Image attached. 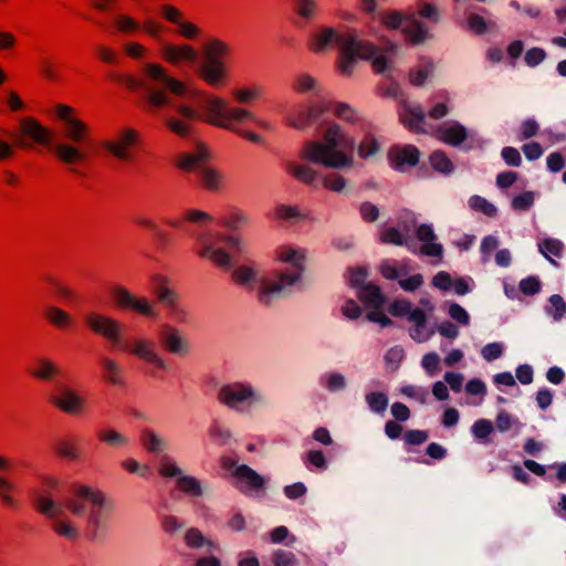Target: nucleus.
<instances>
[{
	"label": "nucleus",
	"mask_w": 566,
	"mask_h": 566,
	"mask_svg": "<svg viewBox=\"0 0 566 566\" xmlns=\"http://www.w3.org/2000/svg\"><path fill=\"white\" fill-rule=\"evenodd\" d=\"M355 138L349 132L336 122L328 123L321 139H307L298 150L297 159L285 161V172L306 186L322 187L333 191L343 192L346 188V178L337 171L319 172L313 165L332 170H348L355 163Z\"/></svg>",
	"instance_id": "1"
},
{
	"label": "nucleus",
	"mask_w": 566,
	"mask_h": 566,
	"mask_svg": "<svg viewBox=\"0 0 566 566\" xmlns=\"http://www.w3.org/2000/svg\"><path fill=\"white\" fill-rule=\"evenodd\" d=\"M306 46L315 55H325L335 48L339 54L335 69L342 76L354 74L358 61H369L377 73H385L392 63L396 45L378 46L359 36L354 28L344 25L319 24L310 34Z\"/></svg>",
	"instance_id": "2"
},
{
	"label": "nucleus",
	"mask_w": 566,
	"mask_h": 566,
	"mask_svg": "<svg viewBox=\"0 0 566 566\" xmlns=\"http://www.w3.org/2000/svg\"><path fill=\"white\" fill-rule=\"evenodd\" d=\"M35 506L41 514L53 521L52 528L59 536L76 541L81 535L80 528L67 517L66 512L76 516L85 515L87 534L96 537L108 526L113 501L102 490L81 484L75 486L74 496L65 503L41 494Z\"/></svg>",
	"instance_id": "3"
},
{
	"label": "nucleus",
	"mask_w": 566,
	"mask_h": 566,
	"mask_svg": "<svg viewBox=\"0 0 566 566\" xmlns=\"http://www.w3.org/2000/svg\"><path fill=\"white\" fill-rule=\"evenodd\" d=\"M55 115L63 124L64 140H54L53 132L33 117L21 118L20 133L33 144L49 148L62 165L77 175L78 167L87 160L81 145L90 138V126L66 104H57Z\"/></svg>",
	"instance_id": "4"
},
{
	"label": "nucleus",
	"mask_w": 566,
	"mask_h": 566,
	"mask_svg": "<svg viewBox=\"0 0 566 566\" xmlns=\"http://www.w3.org/2000/svg\"><path fill=\"white\" fill-rule=\"evenodd\" d=\"M273 258L275 262L287 264L290 268L261 279L258 302L264 306L272 305L301 281L305 271L307 251L298 245L283 243L274 249Z\"/></svg>",
	"instance_id": "5"
},
{
	"label": "nucleus",
	"mask_w": 566,
	"mask_h": 566,
	"mask_svg": "<svg viewBox=\"0 0 566 566\" xmlns=\"http://www.w3.org/2000/svg\"><path fill=\"white\" fill-rule=\"evenodd\" d=\"M126 86L133 91L143 90L146 101L156 109L172 105L170 94L185 96L187 93L186 84L157 62L145 63L142 67V77H128Z\"/></svg>",
	"instance_id": "6"
},
{
	"label": "nucleus",
	"mask_w": 566,
	"mask_h": 566,
	"mask_svg": "<svg viewBox=\"0 0 566 566\" xmlns=\"http://www.w3.org/2000/svg\"><path fill=\"white\" fill-rule=\"evenodd\" d=\"M203 118L207 124L232 133H239V126L250 123L261 129L268 132L272 130V125L268 120L258 117L249 108L240 105H231L226 98L219 95L206 96Z\"/></svg>",
	"instance_id": "7"
},
{
	"label": "nucleus",
	"mask_w": 566,
	"mask_h": 566,
	"mask_svg": "<svg viewBox=\"0 0 566 566\" xmlns=\"http://www.w3.org/2000/svg\"><path fill=\"white\" fill-rule=\"evenodd\" d=\"M230 46L220 39H211L203 49L205 62L199 67V76L212 87L223 86L229 78V70L224 57L229 55Z\"/></svg>",
	"instance_id": "8"
},
{
	"label": "nucleus",
	"mask_w": 566,
	"mask_h": 566,
	"mask_svg": "<svg viewBox=\"0 0 566 566\" xmlns=\"http://www.w3.org/2000/svg\"><path fill=\"white\" fill-rule=\"evenodd\" d=\"M329 112V98H312L291 106L284 114V123L292 129L304 132L325 113Z\"/></svg>",
	"instance_id": "9"
},
{
	"label": "nucleus",
	"mask_w": 566,
	"mask_h": 566,
	"mask_svg": "<svg viewBox=\"0 0 566 566\" xmlns=\"http://www.w3.org/2000/svg\"><path fill=\"white\" fill-rule=\"evenodd\" d=\"M154 294L166 310L168 316L177 323H186L188 312L182 306L179 293L174 289L171 280L161 273L150 276Z\"/></svg>",
	"instance_id": "10"
},
{
	"label": "nucleus",
	"mask_w": 566,
	"mask_h": 566,
	"mask_svg": "<svg viewBox=\"0 0 566 566\" xmlns=\"http://www.w3.org/2000/svg\"><path fill=\"white\" fill-rule=\"evenodd\" d=\"M380 22L387 29L401 30L407 41L413 44L422 43L429 38L428 28L415 13L403 14L397 10H387L380 13Z\"/></svg>",
	"instance_id": "11"
},
{
	"label": "nucleus",
	"mask_w": 566,
	"mask_h": 566,
	"mask_svg": "<svg viewBox=\"0 0 566 566\" xmlns=\"http://www.w3.org/2000/svg\"><path fill=\"white\" fill-rule=\"evenodd\" d=\"M220 403L239 412L249 411L262 401V396L254 387L245 381H234L223 385L218 392Z\"/></svg>",
	"instance_id": "12"
},
{
	"label": "nucleus",
	"mask_w": 566,
	"mask_h": 566,
	"mask_svg": "<svg viewBox=\"0 0 566 566\" xmlns=\"http://www.w3.org/2000/svg\"><path fill=\"white\" fill-rule=\"evenodd\" d=\"M158 473L163 478L175 479L176 489L189 496L198 497L203 493L201 482L196 476L186 474L170 455L160 457Z\"/></svg>",
	"instance_id": "13"
},
{
	"label": "nucleus",
	"mask_w": 566,
	"mask_h": 566,
	"mask_svg": "<svg viewBox=\"0 0 566 566\" xmlns=\"http://www.w3.org/2000/svg\"><path fill=\"white\" fill-rule=\"evenodd\" d=\"M138 142L139 133L135 128L122 127L104 139L101 147L116 159L129 163L134 159V148Z\"/></svg>",
	"instance_id": "14"
},
{
	"label": "nucleus",
	"mask_w": 566,
	"mask_h": 566,
	"mask_svg": "<svg viewBox=\"0 0 566 566\" xmlns=\"http://www.w3.org/2000/svg\"><path fill=\"white\" fill-rule=\"evenodd\" d=\"M223 242V234L206 232L197 237V253L202 259L209 260L221 269H230L231 255L220 243Z\"/></svg>",
	"instance_id": "15"
},
{
	"label": "nucleus",
	"mask_w": 566,
	"mask_h": 566,
	"mask_svg": "<svg viewBox=\"0 0 566 566\" xmlns=\"http://www.w3.org/2000/svg\"><path fill=\"white\" fill-rule=\"evenodd\" d=\"M111 293L115 304L122 310L132 311L148 318H156L158 315V311L153 301L146 296H138L132 293L123 285L114 286Z\"/></svg>",
	"instance_id": "16"
},
{
	"label": "nucleus",
	"mask_w": 566,
	"mask_h": 566,
	"mask_svg": "<svg viewBox=\"0 0 566 566\" xmlns=\"http://www.w3.org/2000/svg\"><path fill=\"white\" fill-rule=\"evenodd\" d=\"M379 270L385 279L397 280L399 286L407 292H413L423 284L421 274L409 276L411 265L408 261L385 260Z\"/></svg>",
	"instance_id": "17"
},
{
	"label": "nucleus",
	"mask_w": 566,
	"mask_h": 566,
	"mask_svg": "<svg viewBox=\"0 0 566 566\" xmlns=\"http://www.w3.org/2000/svg\"><path fill=\"white\" fill-rule=\"evenodd\" d=\"M51 402L62 412L77 417L87 411V400L78 390L70 385H59Z\"/></svg>",
	"instance_id": "18"
},
{
	"label": "nucleus",
	"mask_w": 566,
	"mask_h": 566,
	"mask_svg": "<svg viewBox=\"0 0 566 566\" xmlns=\"http://www.w3.org/2000/svg\"><path fill=\"white\" fill-rule=\"evenodd\" d=\"M85 322L93 333L104 337L115 346H120L124 331L122 322L98 312L87 314Z\"/></svg>",
	"instance_id": "19"
},
{
	"label": "nucleus",
	"mask_w": 566,
	"mask_h": 566,
	"mask_svg": "<svg viewBox=\"0 0 566 566\" xmlns=\"http://www.w3.org/2000/svg\"><path fill=\"white\" fill-rule=\"evenodd\" d=\"M119 348L158 369H167L166 359L159 354L155 342L150 338L137 336L129 344L120 345Z\"/></svg>",
	"instance_id": "20"
},
{
	"label": "nucleus",
	"mask_w": 566,
	"mask_h": 566,
	"mask_svg": "<svg viewBox=\"0 0 566 566\" xmlns=\"http://www.w3.org/2000/svg\"><path fill=\"white\" fill-rule=\"evenodd\" d=\"M358 297L367 308H370L367 314L370 322L378 323L381 326H388L391 323L381 310L385 298L378 286L373 284L361 286L358 290Z\"/></svg>",
	"instance_id": "21"
},
{
	"label": "nucleus",
	"mask_w": 566,
	"mask_h": 566,
	"mask_svg": "<svg viewBox=\"0 0 566 566\" xmlns=\"http://www.w3.org/2000/svg\"><path fill=\"white\" fill-rule=\"evenodd\" d=\"M436 137L450 146H459L464 140H469V147L474 145L481 147L483 142L480 138H475L474 133H469L468 129L458 122H448L440 125L436 130Z\"/></svg>",
	"instance_id": "22"
},
{
	"label": "nucleus",
	"mask_w": 566,
	"mask_h": 566,
	"mask_svg": "<svg viewBox=\"0 0 566 566\" xmlns=\"http://www.w3.org/2000/svg\"><path fill=\"white\" fill-rule=\"evenodd\" d=\"M159 54L165 62L174 66L195 63L198 59L197 50L188 43L164 42L159 46Z\"/></svg>",
	"instance_id": "23"
},
{
	"label": "nucleus",
	"mask_w": 566,
	"mask_h": 566,
	"mask_svg": "<svg viewBox=\"0 0 566 566\" xmlns=\"http://www.w3.org/2000/svg\"><path fill=\"white\" fill-rule=\"evenodd\" d=\"M264 276H272V274L261 275L260 269L254 262L239 264L231 273V280L235 285L249 292H255L256 297L260 281Z\"/></svg>",
	"instance_id": "24"
},
{
	"label": "nucleus",
	"mask_w": 566,
	"mask_h": 566,
	"mask_svg": "<svg viewBox=\"0 0 566 566\" xmlns=\"http://www.w3.org/2000/svg\"><path fill=\"white\" fill-rule=\"evenodd\" d=\"M160 339L165 349L176 356L185 357L190 353V342L182 331L166 324L161 326Z\"/></svg>",
	"instance_id": "25"
},
{
	"label": "nucleus",
	"mask_w": 566,
	"mask_h": 566,
	"mask_svg": "<svg viewBox=\"0 0 566 566\" xmlns=\"http://www.w3.org/2000/svg\"><path fill=\"white\" fill-rule=\"evenodd\" d=\"M210 149L202 143H198L196 148L191 151H185L177 156L176 165L184 171H192L200 169L206 166V163L210 160Z\"/></svg>",
	"instance_id": "26"
},
{
	"label": "nucleus",
	"mask_w": 566,
	"mask_h": 566,
	"mask_svg": "<svg viewBox=\"0 0 566 566\" xmlns=\"http://www.w3.org/2000/svg\"><path fill=\"white\" fill-rule=\"evenodd\" d=\"M390 166L397 170L417 165L419 150L412 145L394 146L388 153Z\"/></svg>",
	"instance_id": "27"
},
{
	"label": "nucleus",
	"mask_w": 566,
	"mask_h": 566,
	"mask_svg": "<svg viewBox=\"0 0 566 566\" xmlns=\"http://www.w3.org/2000/svg\"><path fill=\"white\" fill-rule=\"evenodd\" d=\"M291 87L301 95L312 94L314 98L324 97L322 82L308 72L297 73L292 81Z\"/></svg>",
	"instance_id": "28"
},
{
	"label": "nucleus",
	"mask_w": 566,
	"mask_h": 566,
	"mask_svg": "<svg viewBox=\"0 0 566 566\" xmlns=\"http://www.w3.org/2000/svg\"><path fill=\"white\" fill-rule=\"evenodd\" d=\"M329 111L339 120L358 125L361 129H367L369 126L359 112L348 103L329 99Z\"/></svg>",
	"instance_id": "29"
},
{
	"label": "nucleus",
	"mask_w": 566,
	"mask_h": 566,
	"mask_svg": "<svg viewBox=\"0 0 566 566\" xmlns=\"http://www.w3.org/2000/svg\"><path fill=\"white\" fill-rule=\"evenodd\" d=\"M235 485L244 493L260 490L264 485V479L245 464L238 465L233 471Z\"/></svg>",
	"instance_id": "30"
},
{
	"label": "nucleus",
	"mask_w": 566,
	"mask_h": 566,
	"mask_svg": "<svg viewBox=\"0 0 566 566\" xmlns=\"http://www.w3.org/2000/svg\"><path fill=\"white\" fill-rule=\"evenodd\" d=\"M408 322L411 324L409 334L413 340L424 343L434 335V328L428 325L426 313L422 310L415 308Z\"/></svg>",
	"instance_id": "31"
},
{
	"label": "nucleus",
	"mask_w": 566,
	"mask_h": 566,
	"mask_svg": "<svg viewBox=\"0 0 566 566\" xmlns=\"http://www.w3.org/2000/svg\"><path fill=\"white\" fill-rule=\"evenodd\" d=\"M264 86L258 82L237 86L231 90L232 98L241 105H251L260 101L264 95Z\"/></svg>",
	"instance_id": "32"
},
{
	"label": "nucleus",
	"mask_w": 566,
	"mask_h": 566,
	"mask_svg": "<svg viewBox=\"0 0 566 566\" xmlns=\"http://www.w3.org/2000/svg\"><path fill=\"white\" fill-rule=\"evenodd\" d=\"M399 116L401 122L409 127V129L415 132L424 130L426 116L419 105H411L403 102L399 109Z\"/></svg>",
	"instance_id": "33"
},
{
	"label": "nucleus",
	"mask_w": 566,
	"mask_h": 566,
	"mask_svg": "<svg viewBox=\"0 0 566 566\" xmlns=\"http://www.w3.org/2000/svg\"><path fill=\"white\" fill-rule=\"evenodd\" d=\"M417 238L422 242L420 253L428 256L440 258L442 254V247L434 242L436 235L433 230L428 224H420L416 228Z\"/></svg>",
	"instance_id": "34"
},
{
	"label": "nucleus",
	"mask_w": 566,
	"mask_h": 566,
	"mask_svg": "<svg viewBox=\"0 0 566 566\" xmlns=\"http://www.w3.org/2000/svg\"><path fill=\"white\" fill-rule=\"evenodd\" d=\"M44 315L48 322L57 329L66 331L75 325L74 316L56 305L48 306Z\"/></svg>",
	"instance_id": "35"
},
{
	"label": "nucleus",
	"mask_w": 566,
	"mask_h": 566,
	"mask_svg": "<svg viewBox=\"0 0 566 566\" xmlns=\"http://www.w3.org/2000/svg\"><path fill=\"white\" fill-rule=\"evenodd\" d=\"M61 374L60 366L50 358L40 357L35 360L31 375L36 379L49 381Z\"/></svg>",
	"instance_id": "36"
},
{
	"label": "nucleus",
	"mask_w": 566,
	"mask_h": 566,
	"mask_svg": "<svg viewBox=\"0 0 566 566\" xmlns=\"http://www.w3.org/2000/svg\"><path fill=\"white\" fill-rule=\"evenodd\" d=\"M220 223L231 231H238L250 224V218L241 209L231 208L221 218Z\"/></svg>",
	"instance_id": "37"
},
{
	"label": "nucleus",
	"mask_w": 566,
	"mask_h": 566,
	"mask_svg": "<svg viewBox=\"0 0 566 566\" xmlns=\"http://www.w3.org/2000/svg\"><path fill=\"white\" fill-rule=\"evenodd\" d=\"M19 492V488L15 482L6 475H0V501L9 509H17L19 501L15 494Z\"/></svg>",
	"instance_id": "38"
},
{
	"label": "nucleus",
	"mask_w": 566,
	"mask_h": 566,
	"mask_svg": "<svg viewBox=\"0 0 566 566\" xmlns=\"http://www.w3.org/2000/svg\"><path fill=\"white\" fill-rule=\"evenodd\" d=\"M295 13L304 21L316 20L321 14V3L318 0H296Z\"/></svg>",
	"instance_id": "39"
},
{
	"label": "nucleus",
	"mask_w": 566,
	"mask_h": 566,
	"mask_svg": "<svg viewBox=\"0 0 566 566\" xmlns=\"http://www.w3.org/2000/svg\"><path fill=\"white\" fill-rule=\"evenodd\" d=\"M431 107L428 112V116L433 119H440L448 115L450 111V97L444 91H440L434 94L431 98Z\"/></svg>",
	"instance_id": "40"
},
{
	"label": "nucleus",
	"mask_w": 566,
	"mask_h": 566,
	"mask_svg": "<svg viewBox=\"0 0 566 566\" xmlns=\"http://www.w3.org/2000/svg\"><path fill=\"white\" fill-rule=\"evenodd\" d=\"M114 25L117 32L123 34H135L142 31V22L128 13H117L114 17Z\"/></svg>",
	"instance_id": "41"
},
{
	"label": "nucleus",
	"mask_w": 566,
	"mask_h": 566,
	"mask_svg": "<svg viewBox=\"0 0 566 566\" xmlns=\"http://www.w3.org/2000/svg\"><path fill=\"white\" fill-rule=\"evenodd\" d=\"M104 377L111 385H123V370L120 365L111 357H103L101 360Z\"/></svg>",
	"instance_id": "42"
},
{
	"label": "nucleus",
	"mask_w": 566,
	"mask_h": 566,
	"mask_svg": "<svg viewBox=\"0 0 566 566\" xmlns=\"http://www.w3.org/2000/svg\"><path fill=\"white\" fill-rule=\"evenodd\" d=\"M185 544L190 548H201V547H209V548H217V544L205 536V534L197 527H190L186 531L184 536Z\"/></svg>",
	"instance_id": "43"
},
{
	"label": "nucleus",
	"mask_w": 566,
	"mask_h": 566,
	"mask_svg": "<svg viewBox=\"0 0 566 566\" xmlns=\"http://www.w3.org/2000/svg\"><path fill=\"white\" fill-rule=\"evenodd\" d=\"M140 443L149 453H160L167 448L166 440L151 430L142 432Z\"/></svg>",
	"instance_id": "44"
},
{
	"label": "nucleus",
	"mask_w": 566,
	"mask_h": 566,
	"mask_svg": "<svg viewBox=\"0 0 566 566\" xmlns=\"http://www.w3.org/2000/svg\"><path fill=\"white\" fill-rule=\"evenodd\" d=\"M202 186L209 191H218L222 186V175L210 166H205L199 171Z\"/></svg>",
	"instance_id": "45"
},
{
	"label": "nucleus",
	"mask_w": 566,
	"mask_h": 566,
	"mask_svg": "<svg viewBox=\"0 0 566 566\" xmlns=\"http://www.w3.org/2000/svg\"><path fill=\"white\" fill-rule=\"evenodd\" d=\"M537 245L539 252L554 264V259L560 258L564 251L563 242L553 238L543 239L538 242Z\"/></svg>",
	"instance_id": "46"
},
{
	"label": "nucleus",
	"mask_w": 566,
	"mask_h": 566,
	"mask_svg": "<svg viewBox=\"0 0 566 566\" xmlns=\"http://www.w3.org/2000/svg\"><path fill=\"white\" fill-rule=\"evenodd\" d=\"M212 95L211 93H205L201 95V103H200V109L193 108L191 105L188 104H179L176 106V112L178 116L188 123H192L199 119H202L205 123H207L203 118V104L206 96Z\"/></svg>",
	"instance_id": "47"
},
{
	"label": "nucleus",
	"mask_w": 566,
	"mask_h": 566,
	"mask_svg": "<svg viewBox=\"0 0 566 566\" xmlns=\"http://www.w3.org/2000/svg\"><path fill=\"white\" fill-rule=\"evenodd\" d=\"M380 150V143L370 132H366L357 146L358 156L363 159H367L376 155Z\"/></svg>",
	"instance_id": "48"
},
{
	"label": "nucleus",
	"mask_w": 566,
	"mask_h": 566,
	"mask_svg": "<svg viewBox=\"0 0 566 566\" xmlns=\"http://www.w3.org/2000/svg\"><path fill=\"white\" fill-rule=\"evenodd\" d=\"M165 125L171 133L182 138L189 137L192 132L190 123L175 115L167 116Z\"/></svg>",
	"instance_id": "49"
},
{
	"label": "nucleus",
	"mask_w": 566,
	"mask_h": 566,
	"mask_svg": "<svg viewBox=\"0 0 566 566\" xmlns=\"http://www.w3.org/2000/svg\"><path fill=\"white\" fill-rule=\"evenodd\" d=\"M98 438L112 448H124L129 444V438L115 429L103 430L99 432Z\"/></svg>",
	"instance_id": "50"
},
{
	"label": "nucleus",
	"mask_w": 566,
	"mask_h": 566,
	"mask_svg": "<svg viewBox=\"0 0 566 566\" xmlns=\"http://www.w3.org/2000/svg\"><path fill=\"white\" fill-rule=\"evenodd\" d=\"M120 467L130 474L148 479L153 475V469L147 463H142L134 458H126L120 462Z\"/></svg>",
	"instance_id": "51"
},
{
	"label": "nucleus",
	"mask_w": 566,
	"mask_h": 566,
	"mask_svg": "<svg viewBox=\"0 0 566 566\" xmlns=\"http://www.w3.org/2000/svg\"><path fill=\"white\" fill-rule=\"evenodd\" d=\"M409 231L410 229L407 226L403 227V232L397 230L396 228H387L382 230L380 239L385 243H392L397 245L408 244L407 237Z\"/></svg>",
	"instance_id": "52"
},
{
	"label": "nucleus",
	"mask_w": 566,
	"mask_h": 566,
	"mask_svg": "<svg viewBox=\"0 0 566 566\" xmlns=\"http://www.w3.org/2000/svg\"><path fill=\"white\" fill-rule=\"evenodd\" d=\"M430 165L431 167L441 172V174H450L453 170V164L446 155V153L441 150H436L430 155Z\"/></svg>",
	"instance_id": "53"
},
{
	"label": "nucleus",
	"mask_w": 566,
	"mask_h": 566,
	"mask_svg": "<svg viewBox=\"0 0 566 566\" xmlns=\"http://www.w3.org/2000/svg\"><path fill=\"white\" fill-rule=\"evenodd\" d=\"M321 385L328 391H339L346 387V379L339 373L324 374L319 379Z\"/></svg>",
	"instance_id": "54"
},
{
	"label": "nucleus",
	"mask_w": 566,
	"mask_h": 566,
	"mask_svg": "<svg viewBox=\"0 0 566 566\" xmlns=\"http://www.w3.org/2000/svg\"><path fill=\"white\" fill-rule=\"evenodd\" d=\"M55 451L61 458L70 461L80 459V450L76 444L70 440H60L55 446Z\"/></svg>",
	"instance_id": "55"
},
{
	"label": "nucleus",
	"mask_w": 566,
	"mask_h": 566,
	"mask_svg": "<svg viewBox=\"0 0 566 566\" xmlns=\"http://www.w3.org/2000/svg\"><path fill=\"white\" fill-rule=\"evenodd\" d=\"M469 207L472 210L480 211L488 217H494L497 212V209L493 203L476 195L469 199Z\"/></svg>",
	"instance_id": "56"
},
{
	"label": "nucleus",
	"mask_w": 566,
	"mask_h": 566,
	"mask_svg": "<svg viewBox=\"0 0 566 566\" xmlns=\"http://www.w3.org/2000/svg\"><path fill=\"white\" fill-rule=\"evenodd\" d=\"M184 220L198 226L211 223L213 221L212 214L200 209H187L184 213Z\"/></svg>",
	"instance_id": "57"
},
{
	"label": "nucleus",
	"mask_w": 566,
	"mask_h": 566,
	"mask_svg": "<svg viewBox=\"0 0 566 566\" xmlns=\"http://www.w3.org/2000/svg\"><path fill=\"white\" fill-rule=\"evenodd\" d=\"M161 18L174 25H177L182 20V12L172 3H161L159 7Z\"/></svg>",
	"instance_id": "58"
},
{
	"label": "nucleus",
	"mask_w": 566,
	"mask_h": 566,
	"mask_svg": "<svg viewBox=\"0 0 566 566\" xmlns=\"http://www.w3.org/2000/svg\"><path fill=\"white\" fill-rule=\"evenodd\" d=\"M366 402L371 411L381 413L388 406V398L384 392H370L366 395Z\"/></svg>",
	"instance_id": "59"
},
{
	"label": "nucleus",
	"mask_w": 566,
	"mask_h": 566,
	"mask_svg": "<svg viewBox=\"0 0 566 566\" xmlns=\"http://www.w3.org/2000/svg\"><path fill=\"white\" fill-rule=\"evenodd\" d=\"M50 283L53 287L54 295L63 302H72L75 300V292L65 283L59 280L51 279Z\"/></svg>",
	"instance_id": "60"
},
{
	"label": "nucleus",
	"mask_w": 566,
	"mask_h": 566,
	"mask_svg": "<svg viewBox=\"0 0 566 566\" xmlns=\"http://www.w3.org/2000/svg\"><path fill=\"white\" fill-rule=\"evenodd\" d=\"M271 562L274 566H296L297 558L290 551L276 549L271 555Z\"/></svg>",
	"instance_id": "61"
},
{
	"label": "nucleus",
	"mask_w": 566,
	"mask_h": 566,
	"mask_svg": "<svg viewBox=\"0 0 566 566\" xmlns=\"http://www.w3.org/2000/svg\"><path fill=\"white\" fill-rule=\"evenodd\" d=\"M401 395L407 398L415 399L419 403L424 405L428 400V390L424 387L416 385H407L400 388Z\"/></svg>",
	"instance_id": "62"
},
{
	"label": "nucleus",
	"mask_w": 566,
	"mask_h": 566,
	"mask_svg": "<svg viewBox=\"0 0 566 566\" xmlns=\"http://www.w3.org/2000/svg\"><path fill=\"white\" fill-rule=\"evenodd\" d=\"M178 33L187 40H196L201 35V29L193 22L181 20L177 25Z\"/></svg>",
	"instance_id": "63"
},
{
	"label": "nucleus",
	"mask_w": 566,
	"mask_h": 566,
	"mask_svg": "<svg viewBox=\"0 0 566 566\" xmlns=\"http://www.w3.org/2000/svg\"><path fill=\"white\" fill-rule=\"evenodd\" d=\"M164 24L155 18H146L142 22V30L150 38L159 40L164 32Z\"/></svg>",
	"instance_id": "64"
}]
</instances>
